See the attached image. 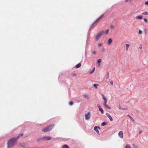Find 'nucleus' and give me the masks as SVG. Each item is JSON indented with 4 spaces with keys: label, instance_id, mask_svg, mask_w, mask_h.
Returning a JSON list of instances; mask_svg holds the SVG:
<instances>
[{
    "label": "nucleus",
    "instance_id": "f257e3e1",
    "mask_svg": "<svg viewBox=\"0 0 148 148\" xmlns=\"http://www.w3.org/2000/svg\"><path fill=\"white\" fill-rule=\"evenodd\" d=\"M23 134H21L17 137L14 138L10 139L8 142V148H12L16 144V142L18 139L20 137L23 136Z\"/></svg>",
    "mask_w": 148,
    "mask_h": 148
},
{
    "label": "nucleus",
    "instance_id": "f03ea898",
    "mask_svg": "<svg viewBox=\"0 0 148 148\" xmlns=\"http://www.w3.org/2000/svg\"><path fill=\"white\" fill-rule=\"evenodd\" d=\"M54 125L53 124L51 126H49L47 127L46 128L43 129L42 130V131L44 132H47L51 130L52 128L54 127Z\"/></svg>",
    "mask_w": 148,
    "mask_h": 148
},
{
    "label": "nucleus",
    "instance_id": "7ed1b4c3",
    "mask_svg": "<svg viewBox=\"0 0 148 148\" xmlns=\"http://www.w3.org/2000/svg\"><path fill=\"white\" fill-rule=\"evenodd\" d=\"M104 33V32L103 31L99 33L95 37V39L96 40H98L99 38L102 36Z\"/></svg>",
    "mask_w": 148,
    "mask_h": 148
},
{
    "label": "nucleus",
    "instance_id": "20e7f679",
    "mask_svg": "<svg viewBox=\"0 0 148 148\" xmlns=\"http://www.w3.org/2000/svg\"><path fill=\"white\" fill-rule=\"evenodd\" d=\"M102 96L103 97V99L104 100V106L107 108H108L109 109H110V108L108 107L107 105L106 104V103L107 102V99L105 97L104 95L103 94H102Z\"/></svg>",
    "mask_w": 148,
    "mask_h": 148
},
{
    "label": "nucleus",
    "instance_id": "39448f33",
    "mask_svg": "<svg viewBox=\"0 0 148 148\" xmlns=\"http://www.w3.org/2000/svg\"><path fill=\"white\" fill-rule=\"evenodd\" d=\"M41 139H43V140L46 141L50 140H51L52 138L49 136H45L41 137Z\"/></svg>",
    "mask_w": 148,
    "mask_h": 148
},
{
    "label": "nucleus",
    "instance_id": "423d86ee",
    "mask_svg": "<svg viewBox=\"0 0 148 148\" xmlns=\"http://www.w3.org/2000/svg\"><path fill=\"white\" fill-rule=\"evenodd\" d=\"M85 118L86 120L89 119L90 116V112H88L87 114H85Z\"/></svg>",
    "mask_w": 148,
    "mask_h": 148
},
{
    "label": "nucleus",
    "instance_id": "0eeeda50",
    "mask_svg": "<svg viewBox=\"0 0 148 148\" xmlns=\"http://www.w3.org/2000/svg\"><path fill=\"white\" fill-rule=\"evenodd\" d=\"M97 128L100 129V128L99 127H97L96 126H95L94 127V129L97 132V133L98 134H99V131L98 130V129H97Z\"/></svg>",
    "mask_w": 148,
    "mask_h": 148
},
{
    "label": "nucleus",
    "instance_id": "6e6552de",
    "mask_svg": "<svg viewBox=\"0 0 148 148\" xmlns=\"http://www.w3.org/2000/svg\"><path fill=\"white\" fill-rule=\"evenodd\" d=\"M119 108L120 109V110H129L127 108H121L120 106V105L119 104Z\"/></svg>",
    "mask_w": 148,
    "mask_h": 148
},
{
    "label": "nucleus",
    "instance_id": "1a4fd4ad",
    "mask_svg": "<svg viewBox=\"0 0 148 148\" xmlns=\"http://www.w3.org/2000/svg\"><path fill=\"white\" fill-rule=\"evenodd\" d=\"M119 136L121 138H122L123 137V133L122 131H120L118 134Z\"/></svg>",
    "mask_w": 148,
    "mask_h": 148
},
{
    "label": "nucleus",
    "instance_id": "9d476101",
    "mask_svg": "<svg viewBox=\"0 0 148 148\" xmlns=\"http://www.w3.org/2000/svg\"><path fill=\"white\" fill-rule=\"evenodd\" d=\"M104 16V14H103L100 16L99 17L96 21H95L92 24V25H93L96 22H97V21L99 20L101 18H102Z\"/></svg>",
    "mask_w": 148,
    "mask_h": 148
},
{
    "label": "nucleus",
    "instance_id": "9b49d317",
    "mask_svg": "<svg viewBox=\"0 0 148 148\" xmlns=\"http://www.w3.org/2000/svg\"><path fill=\"white\" fill-rule=\"evenodd\" d=\"M106 114L108 116V118L110 119V121H112L113 120V119L112 117H111V116L110 114L107 113H106Z\"/></svg>",
    "mask_w": 148,
    "mask_h": 148
},
{
    "label": "nucleus",
    "instance_id": "f8f14e48",
    "mask_svg": "<svg viewBox=\"0 0 148 148\" xmlns=\"http://www.w3.org/2000/svg\"><path fill=\"white\" fill-rule=\"evenodd\" d=\"M97 106L99 109V111H103V110L101 106L99 105H97Z\"/></svg>",
    "mask_w": 148,
    "mask_h": 148
},
{
    "label": "nucleus",
    "instance_id": "ddd939ff",
    "mask_svg": "<svg viewBox=\"0 0 148 148\" xmlns=\"http://www.w3.org/2000/svg\"><path fill=\"white\" fill-rule=\"evenodd\" d=\"M81 65V64L80 63H79L75 65V67L76 68H78L80 67Z\"/></svg>",
    "mask_w": 148,
    "mask_h": 148
},
{
    "label": "nucleus",
    "instance_id": "4468645a",
    "mask_svg": "<svg viewBox=\"0 0 148 148\" xmlns=\"http://www.w3.org/2000/svg\"><path fill=\"white\" fill-rule=\"evenodd\" d=\"M112 40L111 38H110L108 40V45H110L112 42Z\"/></svg>",
    "mask_w": 148,
    "mask_h": 148
},
{
    "label": "nucleus",
    "instance_id": "2eb2a0df",
    "mask_svg": "<svg viewBox=\"0 0 148 148\" xmlns=\"http://www.w3.org/2000/svg\"><path fill=\"white\" fill-rule=\"evenodd\" d=\"M142 14L143 15H148V12H145L142 13Z\"/></svg>",
    "mask_w": 148,
    "mask_h": 148
},
{
    "label": "nucleus",
    "instance_id": "dca6fc26",
    "mask_svg": "<svg viewBox=\"0 0 148 148\" xmlns=\"http://www.w3.org/2000/svg\"><path fill=\"white\" fill-rule=\"evenodd\" d=\"M62 148H69V146L66 145H64L62 147Z\"/></svg>",
    "mask_w": 148,
    "mask_h": 148
},
{
    "label": "nucleus",
    "instance_id": "f3484780",
    "mask_svg": "<svg viewBox=\"0 0 148 148\" xmlns=\"http://www.w3.org/2000/svg\"><path fill=\"white\" fill-rule=\"evenodd\" d=\"M143 18V17L141 16H138L136 17V18L138 19H141Z\"/></svg>",
    "mask_w": 148,
    "mask_h": 148
},
{
    "label": "nucleus",
    "instance_id": "a211bd4d",
    "mask_svg": "<svg viewBox=\"0 0 148 148\" xmlns=\"http://www.w3.org/2000/svg\"><path fill=\"white\" fill-rule=\"evenodd\" d=\"M130 46V45L129 44H126V50L127 51L128 50V48Z\"/></svg>",
    "mask_w": 148,
    "mask_h": 148
},
{
    "label": "nucleus",
    "instance_id": "6ab92c4d",
    "mask_svg": "<svg viewBox=\"0 0 148 148\" xmlns=\"http://www.w3.org/2000/svg\"><path fill=\"white\" fill-rule=\"evenodd\" d=\"M83 96L85 98H86L87 99H88V97H89L88 95L87 94H84L83 95Z\"/></svg>",
    "mask_w": 148,
    "mask_h": 148
},
{
    "label": "nucleus",
    "instance_id": "aec40b11",
    "mask_svg": "<svg viewBox=\"0 0 148 148\" xmlns=\"http://www.w3.org/2000/svg\"><path fill=\"white\" fill-rule=\"evenodd\" d=\"M95 68L94 67L93 69L91 71H90L89 73L90 74H92V73L94 72L95 71Z\"/></svg>",
    "mask_w": 148,
    "mask_h": 148
},
{
    "label": "nucleus",
    "instance_id": "412c9836",
    "mask_svg": "<svg viewBox=\"0 0 148 148\" xmlns=\"http://www.w3.org/2000/svg\"><path fill=\"white\" fill-rule=\"evenodd\" d=\"M99 86V84H94L93 85V86L95 87L96 88H97V87Z\"/></svg>",
    "mask_w": 148,
    "mask_h": 148
},
{
    "label": "nucleus",
    "instance_id": "4be33fe9",
    "mask_svg": "<svg viewBox=\"0 0 148 148\" xmlns=\"http://www.w3.org/2000/svg\"><path fill=\"white\" fill-rule=\"evenodd\" d=\"M101 59H99L97 60V63L99 64V66L100 65L99 64L101 62Z\"/></svg>",
    "mask_w": 148,
    "mask_h": 148
},
{
    "label": "nucleus",
    "instance_id": "5701e85b",
    "mask_svg": "<svg viewBox=\"0 0 148 148\" xmlns=\"http://www.w3.org/2000/svg\"><path fill=\"white\" fill-rule=\"evenodd\" d=\"M109 73L108 72L107 73L106 79H108L109 78Z\"/></svg>",
    "mask_w": 148,
    "mask_h": 148
},
{
    "label": "nucleus",
    "instance_id": "b1692460",
    "mask_svg": "<svg viewBox=\"0 0 148 148\" xmlns=\"http://www.w3.org/2000/svg\"><path fill=\"white\" fill-rule=\"evenodd\" d=\"M106 125V123L105 122H103L101 124V126H104V125Z\"/></svg>",
    "mask_w": 148,
    "mask_h": 148
},
{
    "label": "nucleus",
    "instance_id": "393cba45",
    "mask_svg": "<svg viewBox=\"0 0 148 148\" xmlns=\"http://www.w3.org/2000/svg\"><path fill=\"white\" fill-rule=\"evenodd\" d=\"M69 104L70 106H72L73 104V102L72 101H70L69 103Z\"/></svg>",
    "mask_w": 148,
    "mask_h": 148
},
{
    "label": "nucleus",
    "instance_id": "a878e982",
    "mask_svg": "<svg viewBox=\"0 0 148 148\" xmlns=\"http://www.w3.org/2000/svg\"><path fill=\"white\" fill-rule=\"evenodd\" d=\"M125 148H131L130 146L129 145H127Z\"/></svg>",
    "mask_w": 148,
    "mask_h": 148
},
{
    "label": "nucleus",
    "instance_id": "bb28decb",
    "mask_svg": "<svg viewBox=\"0 0 148 148\" xmlns=\"http://www.w3.org/2000/svg\"><path fill=\"white\" fill-rule=\"evenodd\" d=\"M41 139V138H38V139H37V140H36V141L38 142H39V141L40 140H43V139Z\"/></svg>",
    "mask_w": 148,
    "mask_h": 148
},
{
    "label": "nucleus",
    "instance_id": "cd10ccee",
    "mask_svg": "<svg viewBox=\"0 0 148 148\" xmlns=\"http://www.w3.org/2000/svg\"><path fill=\"white\" fill-rule=\"evenodd\" d=\"M143 20L144 21H145V22H147V20L146 18H144L143 19Z\"/></svg>",
    "mask_w": 148,
    "mask_h": 148
},
{
    "label": "nucleus",
    "instance_id": "c85d7f7f",
    "mask_svg": "<svg viewBox=\"0 0 148 148\" xmlns=\"http://www.w3.org/2000/svg\"><path fill=\"white\" fill-rule=\"evenodd\" d=\"M142 31L140 29H139V31H138V33L139 34H142Z\"/></svg>",
    "mask_w": 148,
    "mask_h": 148
},
{
    "label": "nucleus",
    "instance_id": "c756f323",
    "mask_svg": "<svg viewBox=\"0 0 148 148\" xmlns=\"http://www.w3.org/2000/svg\"><path fill=\"white\" fill-rule=\"evenodd\" d=\"M110 84L112 85V86L113 85V82L112 81H110Z\"/></svg>",
    "mask_w": 148,
    "mask_h": 148
},
{
    "label": "nucleus",
    "instance_id": "7c9ffc66",
    "mask_svg": "<svg viewBox=\"0 0 148 148\" xmlns=\"http://www.w3.org/2000/svg\"><path fill=\"white\" fill-rule=\"evenodd\" d=\"M132 145L134 148H137V147L134 144Z\"/></svg>",
    "mask_w": 148,
    "mask_h": 148
},
{
    "label": "nucleus",
    "instance_id": "2f4dec72",
    "mask_svg": "<svg viewBox=\"0 0 148 148\" xmlns=\"http://www.w3.org/2000/svg\"><path fill=\"white\" fill-rule=\"evenodd\" d=\"M108 32H109V29H107L106 30V33H106V34H108Z\"/></svg>",
    "mask_w": 148,
    "mask_h": 148
},
{
    "label": "nucleus",
    "instance_id": "473e14b6",
    "mask_svg": "<svg viewBox=\"0 0 148 148\" xmlns=\"http://www.w3.org/2000/svg\"><path fill=\"white\" fill-rule=\"evenodd\" d=\"M101 50H102V51L104 52L105 51V49L103 48H102L101 49Z\"/></svg>",
    "mask_w": 148,
    "mask_h": 148
},
{
    "label": "nucleus",
    "instance_id": "72a5a7b5",
    "mask_svg": "<svg viewBox=\"0 0 148 148\" xmlns=\"http://www.w3.org/2000/svg\"><path fill=\"white\" fill-rule=\"evenodd\" d=\"M130 118H131V120L133 122H134V120L132 118V117H130Z\"/></svg>",
    "mask_w": 148,
    "mask_h": 148
},
{
    "label": "nucleus",
    "instance_id": "f704fd0d",
    "mask_svg": "<svg viewBox=\"0 0 148 148\" xmlns=\"http://www.w3.org/2000/svg\"><path fill=\"white\" fill-rule=\"evenodd\" d=\"M111 28L112 29H114V26L112 25H111L110 26Z\"/></svg>",
    "mask_w": 148,
    "mask_h": 148
},
{
    "label": "nucleus",
    "instance_id": "c9c22d12",
    "mask_svg": "<svg viewBox=\"0 0 148 148\" xmlns=\"http://www.w3.org/2000/svg\"><path fill=\"white\" fill-rule=\"evenodd\" d=\"M145 4V5H148V1H146Z\"/></svg>",
    "mask_w": 148,
    "mask_h": 148
},
{
    "label": "nucleus",
    "instance_id": "e433bc0d",
    "mask_svg": "<svg viewBox=\"0 0 148 148\" xmlns=\"http://www.w3.org/2000/svg\"><path fill=\"white\" fill-rule=\"evenodd\" d=\"M98 45L100 47L102 45V44L101 43H99L98 44Z\"/></svg>",
    "mask_w": 148,
    "mask_h": 148
},
{
    "label": "nucleus",
    "instance_id": "4c0bfd02",
    "mask_svg": "<svg viewBox=\"0 0 148 148\" xmlns=\"http://www.w3.org/2000/svg\"><path fill=\"white\" fill-rule=\"evenodd\" d=\"M96 53V52L95 51H94L93 52V54L94 55H95Z\"/></svg>",
    "mask_w": 148,
    "mask_h": 148
},
{
    "label": "nucleus",
    "instance_id": "58836bf2",
    "mask_svg": "<svg viewBox=\"0 0 148 148\" xmlns=\"http://www.w3.org/2000/svg\"><path fill=\"white\" fill-rule=\"evenodd\" d=\"M139 48L140 49H141L142 48V45H140L139 46Z\"/></svg>",
    "mask_w": 148,
    "mask_h": 148
},
{
    "label": "nucleus",
    "instance_id": "ea45409f",
    "mask_svg": "<svg viewBox=\"0 0 148 148\" xmlns=\"http://www.w3.org/2000/svg\"><path fill=\"white\" fill-rule=\"evenodd\" d=\"M141 132H142V131H140L139 132V134H140Z\"/></svg>",
    "mask_w": 148,
    "mask_h": 148
},
{
    "label": "nucleus",
    "instance_id": "a19ab883",
    "mask_svg": "<svg viewBox=\"0 0 148 148\" xmlns=\"http://www.w3.org/2000/svg\"><path fill=\"white\" fill-rule=\"evenodd\" d=\"M125 1L126 2H127L128 0H125Z\"/></svg>",
    "mask_w": 148,
    "mask_h": 148
},
{
    "label": "nucleus",
    "instance_id": "79ce46f5",
    "mask_svg": "<svg viewBox=\"0 0 148 148\" xmlns=\"http://www.w3.org/2000/svg\"><path fill=\"white\" fill-rule=\"evenodd\" d=\"M102 114H103L104 112H101Z\"/></svg>",
    "mask_w": 148,
    "mask_h": 148
}]
</instances>
